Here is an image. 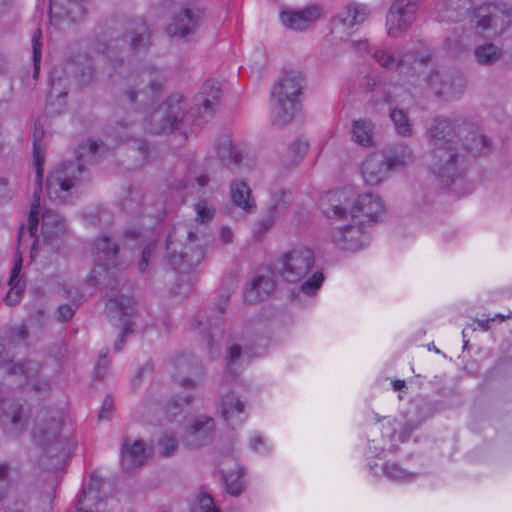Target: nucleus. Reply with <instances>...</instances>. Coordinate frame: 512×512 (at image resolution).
<instances>
[{"label": "nucleus", "mask_w": 512, "mask_h": 512, "mask_svg": "<svg viewBox=\"0 0 512 512\" xmlns=\"http://www.w3.org/2000/svg\"><path fill=\"white\" fill-rule=\"evenodd\" d=\"M461 124L437 116L427 127L428 168L437 184L450 188L462 180L468 169L467 156L460 146Z\"/></svg>", "instance_id": "f257e3e1"}, {"label": "nucleus", "mask_w": 512, "mask_h": 512, "mask_svg": "<svg viewBox=\"0 0 512 512\" xmlns=\"http://www.w3.org/2000/svg\"><path fill=\"white\" fill-rule=\"evenodd\" d=\"M351 189L334 190L320 198V208L327 218L344 219L349 214L353 221L376 223L384 215L382 200L371 193L353 197Z\"/></svg>", "instance_id": "f03ea898"}, {"label": "nucleus", "mask_w": 512, "mask_h": 512, "mask_svg": "<svg viewBox=\"0 0 512 512\" xmlns=\"http://www.w3.org/2000/svg\"><path fill=\"white\" fill-rule=\"evenodd\" d=\"M99 147L100 144L94 140L82 143L75 151V162L62 163L49 173L46 180V189L51 200L67 204L69 203L71 189L90 181L91 176L85 167V163L96 155Z\"/></svg>", "instance_id": "7ed1b4c3"}, {"label": "nucleus", "mask_w": 512, "mask_h": 512, "mask_svg": "<svg viewBox=\"0 0 512 512\" xmlns=\"http://www.w3.org/2000/svg\"><path fill=\"white\" fill-rule=\"evenodd\" d=\"M28 337L29 331L25 325L0 330V368H3L9 375L23 376L27 382H31L35 392L47 394L51 385L49 380L37 378L42 368L39 362L33 360L13 361L15 348L25 344Z\"/></svg>", "instance_id": "20e7f679"}, {"label": "nucleus", "mask_w": 512, "mask_h": 512, "mask_svg": "<svg viewBox=\"0 0 512 512\" xmlns=\"http://www.w3.org/2000/svg\"><path fill=\"white\" fill-rule=\"evenodd\" d=\"M306 85L300 71H285L270 92L272 124L283 127L292 122L301 109V96Z\"/></svg>", "instance_id": "39448f33"}, {"label": "nucleus", "mask_w": 512, "mask_h": 512, "mask_svg": "<svg viewBox=\"0 0 512 512\" xmlns=\"http://www.w3.org/2000/svg\"><path fill=\"white\" fill-rule=\"evenodd\" d=\"M165 252L171 268L186 273L204 259V241L186 225H178L166 239Z\"/></svg>", "instance_id": "423d86ee"}, {"label": "nucleus", "mask_w": 512, "mask_h": 512, "mask_svg": "<svg viewBox=\"0 0 512 512\" xmlns=\"http://www.w3.org/2000/svg\"><path fill=\"white\" fill-rule=\"evenodd\" d=\"M151 46V33L141 18L126 19L117 29L106 47L107 57L115 64L122 63L124 57L146 54Z\"/></svg>", "instance_id": "0eeeda50"}, {"label": "nucleus", "mask_w": 512, "mask_h": 512, "mask_svg": "<svg viewBox=\"0 0 512 512\" xmlns=\"http://www.w3.org/2000/svg\"><path fill=\"white\" fill-rule=\"evenodd\" d=\"M194 114L186 112L183 96L170 95L149 115L145 128L154 134L169 133L192 125Z\"/></svg>", "instance_id": "6e6552de"}, {"label": "nucleus", "mask_w": 512, "mask_h": 512, "mask_svg": "<svg viewBox=\"0 0 512 512\" xmlns=\"http://www.w3.org/2000/svg\"><path fill=\"white\" fill-rule=\"evenodd\" d=\"M63 419V412L53 408H42L36 416L32 437L48 457L59 456L66 449L60 437Z\"/></svg>", "instance_id": "1a4fd4ad"}, {"label": "nucleus", "mask_w": 512, "mask_h": 512, "mask_svg": "<svg viewBox=\"0 0 512 512\" xmlns=\"http://www.w3.org/2000/svg\"><path fill=\"white\" fill-rule=\"evenodd\" d=\"M95 66L91 57L79 54L69 58L64 67H54L50 71V96L61 98L67 95L66 81L72 77L79 85H89L93 82Z\"/></svg>", "instance_id": "9d476101"}, {"label": "nucleus", "mask_w": 512, "mask_h": 512, "mask_svg": "<svg viewBox=\"0 0 512 512\" xmlns=\"http://www.w3.org/2000/svg\"><path fill=\"white\" fill-rule=\"evenodd\" d=\"M470 22L476 31L500 36L512 25V6L506 2L483 3L473 9Z\"/></svg>", "instance_id": "9b49d317"}, {"label": "nucleus", "mask_w": 512, "mask_h": 512, "mask_svg": "<svg viewBox=\"0 0 512 512\" xmlns=\"http://www.w3.org/2000/svg\"><path fill=\"white\" fill-rule=\"evenodd\" d=\"M92 253L95 266L87 276V283L109 287L110 269L117 265L119 246L104 235L93 243Z\"/></svg>", "instance_id": "f8f14e48"}, {"label": "nucleus", "mask_w": 512, "mask_h": 512, "mask_svg": "<svg viewBox=\"0 0 512 512\" xmlns=\"http://www.w3.org/2000/svg\"><path fill=\"white\" fill-rule=\"evenodd\" d=\"M164 82L165 77L160 69L147 67L140 72L138 82L124 91V96L130 104L147 106L161 92Z\"/></svg>", "instance_id": "ddd939ff"}, {"label": "nucleus", "mask_w": 512, "mask_h": 512, "mask_svg": "<svg viewBox=\"0 0 512 512\" xmlns=\"http://www.w3.org/2000/svg\"><path fill=\"white\" fill-rule=\"evenodd\" d=\"M314 264L313 250L298 246L281 257L278 269L284 280L294 283L304 279L312 271Z\"/></svg>", "instance_id": "4468645a"}, {"label": "nucleus", "mask_w": 512, "mask_h": 512, "mask_svg": "<svg viewBox=\"0 0 512 512\" xmlns=\"http://www.w3.org/2000/svg\"><path fill=\"white\" fill-rule=\"evenodd\" d=\"M33 162L36 169L35 182L38 185L39 190H35L33 195V202L30 207L27 225L22 224L18 232L19 245L24 243L26 240L33 239L36 235V231L39 225V213H40V196L39 192L42 191V179H43V164H44V151L41 146L34 140L33 145Z\"/></svg>", "instance_id": "2eb2a0df"}, {"label": "nucleus", "mask_w": 512, "mask_h": 512, "mask_svg": "<svg viewBox=\"0 0 512 512\" xmlns=\"http://www.w3.org/2000/svg\"><path fill=\"white\" fill-rule=\"evenodd\" d=\"M205 19V11L199 6L187 7L176 12L166 27L171 38L188 41L199 29Z\"/></svg>", "instance_id": "dca6fc26"}, {"label": "nucleus", "mask_w": 512, "mask_h": 512, "mask_svg": "<svg viewBox=\"0 0 512 512\" xmlns=\"http://www.w3.org/2000/svg\"><path fill=\"white\" fill-rule=\"evenodd\" d=\"M27 425L28 412L21 400L7 398L0 401V427L7 436L18 437Z\"/></svg>", "instance_id": "f3484780"}, {"label": "nucleus", "mask_w": 512, "mask_h": 512, "mask_svg": "<svg viewBox=\"0 0 512 512\" xmlns=\"http://www.w3.org/2000/svg\"><path fill=\"white\" fill-rule=\"evenodd\" d=\"M419 0H392L386 16L387 33L399 37L415 21Z\"/></svg>", "instance_id": "a211bd4d"}, {"label": "nucleus", "mask_w": 512, "mask_h": 512, "mask_svg": "<svg viewBox=\"0 0 512 512\" xmlns=\"http://www.w3.org/2000/svg\"><path fill=\"white\" fill-rule=\"evenodd\" d=\"M432 55L429 52H408L399 58L398 73L408 82L421 86L433 68H429Z\"/></svg>", "instance_id": "6ab92c4d"}, {"label": "nucleus", "mask_w": 512, "mask_h": 512, "mask_svg": "<svg viewBox=\"0 0 512 512\" xmlns=\"http://www.w3.org/2000/svg\"><path fill=\"white\" fill-rule=\"evenodd\" d=\"M228 300V295L221 297L210 314L207 312L198 313L191 324V329L207 335L210 349L213 348L218 338L222 336L223 314Z\"/></svg>", "instance_id": "aec40b11"}, {"label": "nucleus", "mask_w": 512, "mask_h": 512, "mask_svg": "<svg viewBox=\"0 0 512 512\" xmlns=\"http://www.w3.org/2000/svg\"><path fill=\"white\" fill-rule=\"evenodd\" d=\"M106 310L110 315L115 313L119 316L122 331L114 343V350L119 352L122 350L125 344L126 336L133 334L134 332L135 325L132 321V316L134 314L135 308L133 305V300L132 298L123 294L114 295L108 299L106 303Z\"/></svg>", "instance_id": "412c9836"}, {"label": "nucleus", "mask_w": 512, "mask_h": 512, "mask_svg": "<svg viewBox=\"0 0 512 512\" xmlns=\"http://www.w3.org/2000/svg\"><path fill=\"white\" fill-rule=\"evenodd\" d=\"M364 221H353L343 227L332 231V242L341 250L358 251L365 247L369 242V236L364 233Z\"/></svg>", "instance_id": "4be33fe9"}, {"label": "nucleus", "mask_w": 512, "mask_h": 512, "mask_svg": "<svg viewBox=\"0 0 512 512\" xmlns=\"http://www.w3.org/2000/svg\"><path fill=\"white\" fill-rule=\"evenodd\" d=\"M214 434V419L206 415H199L191 419L182 436V442L187 447L198 448L212 442Z\"/></svg>", "instance_id": "5701e85b"}, {"label": "nucleus", "mask_w": 512, "mask_h": 512, "mask_svg": "<svg viewBox=\"0 0 512 512\" xmlns=\"http://www.w3.org/2000/svg\"><path fill=\"white\" fill-rule=\"evenodd\" d=\"M66 220L58 213L46 209L42 215L41 234L44 245L52 251H58L63 238L67 235Z\"/></svg>", "instance_id": "b1692460"}, {"label": "nucleus", "mask_w": 512, "mask_h": 512, "mask_svg": "<svg viewBox=\"0 0 512 512\" xmlns=\"http://www.w3.org/2000/svg\"><path fill=\"white\" fill-rule=\"evenodd\" d=\"M413 455H409L405 462L387 461L380 468L382 473L395 482H411L424 473L425 465L423 458L418 456L416 461L412 462Z\"/></svg>", "instance_id": "393cba45"}, {"label": "nucleus", "mask_w": 512, "mask_h": 512, "mask_svg": "<svg viewBox=\"0 0 512 512\" xmlns=\"http://www.w3.org/2000/svg\"><path fill=\"white\" fill-rule=\"evenodd\" d=\"M368 9L365 5L351 4L340 11L331 22V33L340 39L343 34L349 35V30L360 25L368 16Z\"/></svg>", "instance_id": "a878e982"}, {"label": "nucleus", "mask_w": 512, "mask_h": 512, "mask_svg": "<svg viewBox=\"0 0 512 512\" xmlns=\"http://www.w3.org/2000/svg\"><path fill=\"white\" fill-rule=\"evenodd\" d=\"M452 122H459L461 126L460 146L463 147V152H467L475 156H485L491 152L492 143L483 134L475 130L472 125L462 119H454Z\"/></svg>", "instance_id": "bb28decb"}, {"label": "nucleus", "mask_w": 512, "mask_h": 512, "mask_svg": "<svg viewBox=\"0 0 512 512\" xmlns=\"http://www.w3.org/2000/svg\"><path fill=\"white\" fill-rule=\"evenodd\" d=\"M291 201V192L280 189L271 194L266 215L257 223L256 232L266 233L275 221L287 210Z\"/></svg>", "instance_id": "cd10ccee"}, {"label": "nucleus", "mask_w": 512, "mask_h": 512, "mask_svg": "<svg viewBox=\"0 0 512 512\" xmlns=\"http://www.w3.org/2000/svg\"><path fill=\"white\" fill-rule=\"evenodd\" d=\"M439 78V70H431L425 77V84L438 96L455 95L465 88V79L460 73L445 72L441 82H435Z\"/></svg>", "instance_id": "c85d7f7f"}, {"label": "nucleus", "mask_w": 512, "mask_h": 512, "mask_svg": "<svg viewBox=\"0 0 512 512\" xmlns=\"http://www.w3.org/2000/svg\"><path fill=\"white\" fill-rule=\"evenodd\" d=\"M178 369L173 375L182 387H197L203 378L202 365L193 357L181 356L175 360Z\"/></svg>", "instance_id": "c756f323"}, {"label": "nucleus", "mask_w": 512, "mask_h": 512, "mask_svg": "<svg viewBox=\"0 0 512 512\" xmlns=\"http://www.w3.org/2000/svg\"><path fill=\"white\" fill-rule=\"evenodd\" d=\"M148 457L149 454L143 441H132L128 436L122 438L121 465L125 471L142 466Z\"/></svg>", "instance_id": "7c9ffc66"}, {"label": "nucleus", "mask_w": 512, "mask_h": 512, "mask_svg": "<svg viewBox=\"0 0 512 512\" xmlns=\"http://www.w3.org/2000/svg\"><path fill=\"white\" fill-rule=\"evenodd\" d=\"M245 405L246 403L233 391L222 394L220 408L223 419L232 427L236 424H241L247 418Z\"/></svg>", "instance_id": "2f4dec72"}, {"label": "nucleus", "mask_w": 512, "mask_h": 512, "mask_svg": "<svg viewBox=\"0 0 512 512\" xmlns=\"http://www.w3.org/2000/svg\"><path fill=\"white\" fill-rule=\"evenodd\" d=\"M392 172L384 154L369 156L362 165V175L369 185H377L385 180Z\"/></svg>", "instance_id": "473e14b6"}, {"label": "nucleus", "mask_w": 512, "mask_h": 512, "mask_svg": "<svg viewBox=\"0 0 512 512\" xmlns=\"http://www.w3.org/2000/svg\"><path fill=\"white\" fill-rule=\"evenodd\" d=\"M472 6V0H439L436 19L441 22L464 20Z\"/></svg>", "instance_id": "72a5a7b5"}, {"label": "nucleus", "mask_w": 512, "mask_h": 512, "mask_svg": "<svg viewBox=\"0 0 512 512\" xmlns=\"http://www.w3.org/2000/svg\"><path fill=\"white\" fill-rule=\"evenodd\" d=\"M320 16L317 6L306 7L301 10L282 11L281 22L284 26L293 30H304L309 23L314 22Z\"/></svg>", "instance_id": "f704fd0d"}, {"label": "nucleus", "mask_w": 512, "mask_h": 512, "mask_svg": "<svg viewBox=\"0 0 512 512\" xmlns=\"http://www.w3.org/2000/svg\"><path fill=\"white\" fill-rule=\"evenodd\" d=\"M85 0H50V16L67 17L73 22L84 18L86 9L83 5Z\"/></svg>", "instance_id": "c9c22d12"}, {"label": "nucleus", "mask_w": 512, "mask_h": 512, "mask_svg": "<svg viewBox=\"0 0 512 512\" xmlns=\"http://www.w3.org/2000/svg\"><path fill=\"white\" fill-rule=\"evenodd\" d=\"M22 259L19 258L15 261L13 268L10 272L8 284L10 289L5 297V303L8 306H15L20 303L22 296L25 292L26 281L21 275Z\"/></svg>", "instance_id": "e433bc0d"}, {"label": "nucleus", "mask_w": 512, "mask_h": 512, "mask_svg": "<svg viewBox=\"0 0 512 512\" xmlns=\"http://www.w3.org/2000/svg\"><path fill=\"white\" fill-rule=\"evenodd\" d=\"M102 480L96 477L94 474L91 475L90 481L83 487L81 495L78 498L76 504L77 512H98L91 509L92 504H98L101 500L100 497V486Z\"/></svg>", "instance_id": "4c0bfd02"}, {"label": "nucleus", "mask_w": 512, "mask_h": 512, "mask_svg": "<svg viewBox=\"0 0 512 512\" xmlns=\"http://www.w3.org/2000/svg\"><path fill=\"white\" fill-rule=\"evenodd\" d=\"M474 62L485 68L492 67L502 60L504 51L493 42H485L473 49Z\"/></svg>", "instance_id": "58836bf2"}, {"label": "nucleus", "mask_w": 512, "mask_h": 512, "mask_svg": "<svg viewBox=\"0 0 512 512\" xmlns=\"http://www.w3.org/2000/svg\"><path fill=\"white\" fill-rule=\"evenodd\" d=\"M217 153L221 162L235 172L242 162L241 152L232 144L229 136L223 135L217 141Z\"/></svg>", "instance_id": "ea45409f"}, {"label": "nucleus", "mask_w": 512, "mask_h": 512, "mask_svg": "<svg viewBox=\"0 0 512 512\" xmlns=\"http://www.w3.org/2000/svg\"><path fill=\"white\" fill-rule=\"evenodd\" d=\"M222 481L226 492L238 497L246 490L245 468L236 465L229 471L221 470Z\"/></svg>", "instance_id": "a19ab883"}, {"label": "nucleus", "mask_w": 512, "mask_h": 512, "mask_svg": "<svg viewBox=\"0 0 512 512\" xmlns=\"http://www.w3.org/2000/svg\"><path fill=\"white\" fill-rule=\"evenodd\" d=\"M275 289V283L270 277H256L249 289L244 292V301L248 304H254L267 297Z\"/></svg>", "instance_id": "79ce46f5"}, {"label": "nucleus", "mask_w": 512, "mask_h": 512, "mask_svg": "<svg viewBox=\"0 0 512 512\" xmlns=\"http://www.w3.org/2000/svg\"><path fill=\"white\" fill-rule=\"evenodd\" d=\"M203 96L201 108L203 109L202 118L209 121L214 115V107L218 103L221 95V89L217 82L207 81L201 88Z\"/></svg>", "instance_id": "37998d69"}, {"label": "nucleus", "mask_w": 512, "mask_h": 512, "mask_svg": "<svg viewBox=\"0 0 512 512\" xmlns=\"http://www.w3.org/2000/svg\"><path fill=\"white\" fill-rule=\"evenodd\" d=\"M230 197L236 206L246 212H252L256 208L254 201L251 199V190L247 183L242 180H234L231 182Z\"/></svg>", "instance_id": "c03bdc74"}, {"label": "nucleus", "mask_w": 512, "mask_h": 512, "mask_svg": "<svg viewBox=\"0 0 512 512\" xmlns=\"http://www.w3.org/2000/svg\"><path fill=\"white\" fill-rule=\"evenodd\" d=\"M384 156L386 157L392 172L402 169L414 161L413 150L403 143L392 147L387 154H384Z\"/></svg>", "instance_id": "a18cd8bd"}, {"label": "nucleus", "mask_w": 512, "mask_h": 512, "mask_svg": "<svg viewBox=\"0 0 512 512\" xmlns=\"http://www.w3.org/2000/svg\"><path fill=\"white\" fill-rule=\"evenodd\" d=\"M472 34L464 28H455L445 39V47L455 55L470 51Z\"/></svg>", "instance_id": "49530a36"}, {"label": "nucleus", "mask_w": 512, "mask_h": 512, "mask_svg": "<svg viewBox=\"0 0 512 512\" xmlns=\"http://www.w3.org/2000/svg\"><path fill=\"white\" fill-rule=\"evenodd\" d=\"M374 124L367 119L354 120L352 123V139L363 147L374 145Z\"/></svg>", "instance_id": "de8ad7c7"}, {"label": "nucleus", "mask_w": 512, "mask_h": 512, "mask_svg": "<svg viewBox=\"0 0 512 512\" xmlns=\"http://www.w3.org/2000/svg\"><path fill=\"white\" fill-rule=\"evenodd\" d=\"M389 116L398 135L403 137H409L412 135V125L404 110L394 108L390 111Z\"/></svg>", "instance_id": "09e8293b"}, {"label": "nucleus", "mask_w": 512, "mask_h": 512, "mask_svg": "<svg viewBox=\"0 0 512 512\" xmlns=\"http://www.w3.org/2000/svg\"><path fill=\"white\" fill-rule=\"evenodd\" d=\"M309 144L307 141L297 138L288 147L286 157L289 161V165H297L305 156Z\"/></svg>", "instance_id": "8fccbe9b"}, {"label": "nucleus", "mask_w": 512, "mask_h": 512, "mask_svg": "<svg viewBox=\"0 0 512 512\" xmlns=\"http://www.w3.org/2000/svg\"><path fill=\"white\" fill-rule=\"evenodd\" d=\"M402 54H398L397 57L391 52L390 49H376L373 53L375 61L383 68L393 69L398 72L399 58Z\"/></svg>", "instance_id": "3c124183"}, {"label": "nucleus", "mask_w": 512, "mask_h": 512, "mask_svg": "<svg viewBox=\"0 0 512 512\" xmlns=\"http://www.w3.org/2000/svg\"><path fill=\"white\" fill-rule=\"evenodd\" d=\"M324 275L321 271H315L312 276L300 285V291L308 296H313L321 288Z\"/></svg>", "instance_id": "603ef678"}, {"label": "nucleus", "mask_w": 512, "mask_h": 512, "mask_svg": "<svg viewBox=\"0 0 512 512\" xmlns=\"http://www.w3.org/2000/svg\"><path fill=\"white\" fill-rule=\"evenodd\" d=\"M13 468L7 461L0 462V502L5 498L12 481Z\"/></svg>", "instance_id": "864d4df0"}, {"label": "nucleus", "mask_w": 512, "mask_h": 512, "mask_svg": "<svg viewBox=\"0 0 512 512\" xmlns=\"http://www.w3.org/2000/svg\"><path fill=\"white\" fill-rule=\"evenodd\" d=\"M41 30L38 28L33 32L32 35V50H33V76L37 78L40 70V62H41Z\"/></svg>", "instance_id": "5fc2aeb1"}, {"label": "nucleus", "mask_w": 512, "mask_h": 512, "mask_svg": "<svg viewBox=\"0 0 512 512\" xmlns=\"http://www.w3.org/2000/svg\"><path fill=\"white\" fill-rule=\"evenodd\" d=\"M196 220L201 223L211 221L214 216V210L211 209L205 201L195 204Z\"/></svg>", "instance_id": "6e6d98bb"}, {"label": "nucleus", "mask_w": 512, "mask_h": 512, "mask_svg": "<svg viewBox=\"0 0 512 512\" xmlns=\"http://www.w3.org/2000/svg\"><path fill=\"white\" fill-rule=\"evenodd\" d=\"M249 446L252 451L267 454L270 452V448L267 446L265 439L260 434H254L250 437Z\"/></svg>", "instance_id": "4d7b16f0"}, {"label": "nucleus", "mask_w": 512, "mask_h": 512, "mask_svg": "<svg viewBox=\"0 0 512 512\" xmlns=\"http://www.w3.org/2000/svg\"><path fill=\"white\" fill-rule=\"evenodd\" d=\"M158 445L161 449L160 453L164 457L172 455L178 446L176 439L173 437L162 438L161 440H159Z\"/></svg>", "instance_id": "13d9d810"}, {"label": "nucleus", "mask_w": 512, "mask_h": 512, "mask_svg": "<svg viewBox=\"0 0 512 512\" xmlns=\"http://www.w3.org/2000/svg\"><path fill=\"white\" fill-rule=\"evenodd\" d=\"M385 451H386V447H385L384 443H381L375 439L368 440L369 457L381 458L384 455Z\"/></svg>", "instance_id": "bf43d9fd"}, {"label": "nucleus", "mask_w": 512, "mask_h": 512, "mask_svg": "<svg viewBox=\"0 0 512 512\" xmlns=\"http://www.w3.org/2000/svg\"><path fill=\"white\" fill-rule=\"evenodd\" d=\"M198 504L201 512H220L209 494H202L198 499Z\"/></svg>", "instance_id": "052dcab7"}, {"label": "nucleus", "mask_w": 512, "mask_h": 512, "mask_svg": "<svg viewBox=\"0 0 512 512\" xmlns=\"http://www.w3.org/2000/svg\"><path fill=\"white\" fill-rule=\"evenodd\" d=\"M78 307V304H75L74 307L69 304H63L58 307L57 311V317L60 322H67L69 321L75 313L76 308Z\"/></svg>", "instance_id": "680f3d73"}, {"label": "nucleus", "mask_w": 512, "mask_h": 512, "mask_svg": "<svg viewBox=\"0 0 512 512\" xmlns=\"http://www.w3.org/2000/svg\"><path fill=\"white\" fill-rule=\"evenodd\" d=\"M156 249L155 243H149L142 251L141 261L139 263L140 272H144L149 264V259Z\"/></svg>", "instance_id": "e2e57ef3"}, {"label": "nucleus", "mask_w": 512, "mask_h": 512, "mask_svg": "<svg viewBox=\"0 0 512 512\" xmlns=\"http://www.w3.org/2000/svg\"><path fill=\"white\" fill-rule=\"evenodd\" d=\"M420 421H408L403 426L398 434V440L401 442L406 441L410 435L419 427Z\"/></svg>", "instance_id": "0e129e2a"}, {"label": "nucleus", "mask_w": 512, "mask_h": 512, "mask_svg": "<svg viewBox=\"0 0 512 512\" xmlns=\"http://www.w3.org/2000/svg\"><path fill=\"white\" fill-rule=\"evenodd\" d=\"M113 408H114L113 399L110 395H107L104 398L101 409L98 413V419L99 420L108 419L111 412L113 411Z\"/></svg>", "instance_id": "69168bd1"}, {"label": "nucleus", "mask_w": 512, "mask_h": 512, "mask_svg": "<svg viewBox=\"0 0 512 512\" xmlns=\"http://www.w3.org/2000/svg\"><path fill=\"white\" fill-rule=\"evenodd\" d=\"M241 353H242V349L239 345H237V344L230 345L228 347V352L226 355L227 364L229 366L236 364L241 356Z\"/></svg>", "instance_id": "338daca9"}, {"label": "nucleus", "mask_w": 512, "mask_h": 512, "mask_svg": "<svg viewBox=\"0 0 512 512\" xmlns=\"http://www.w3.org/2000/svg\"><path fill=\"white\" fill-rule=\"evenodd\" d=\"M12 198V189L9 186V182L6 178H0V201L7 202Z\"/></svg>", "instance_id": "774afa93"}]
</instances>
